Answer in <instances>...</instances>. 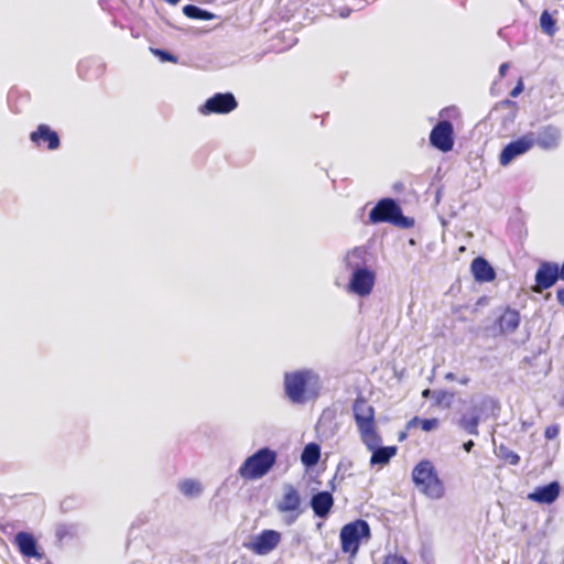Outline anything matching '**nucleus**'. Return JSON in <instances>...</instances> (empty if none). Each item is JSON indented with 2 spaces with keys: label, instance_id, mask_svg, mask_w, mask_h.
Listing matches in <instances>:
<instances>
[{
  "label": "nucleus",
  "instance_id": "nucleus-1",
  "mask_svg": "<svg viewBox=\"0 0 564 564\" xmlns=\"http://www.w3.org/2000/svg\"><path fill=\"white\" fill-rule=\"evenodd\" d=\"M352 415L360 440L372 452L370 465H386L397 454V446H379L381 436L378 432L375 408L362 395L352 403Z\"/></svg>",
  "mask_w": 564,
  "mask_h": 564
},
{
  "label": "nucleus",
  "instance_id": "nucleus-2",
  "mask_svg": "<svg viewBox=\"0 0 564 564\" xmlns=\"http://www.w3.org/2000/svg\"><path fill=\"white\" fill-rule=\"evenodd\" d=\"M283 386L285 395L294 404H303L316 399L322 389L318 375L310 369L285 372Z\"/></svg>",
  "mask_w": 564,
  "mask_h": 564
},
{
  "label": "nucleus",
  "instance_id": "nucleus-3",
  "mask_svg": "<svg viewBox=\"0 0 564 564\" xmlns=\"http://www.w3.org/2000/svg\"><path fill=\"white\" fill-rule=\"evenodd\" d=\"M412 480L419 491L431 499H441L445 494L444 482L429 459H422L414 466Z\"/></svg>",
  "mask_w": 564,
  "mask_h": 564
},
{
  "label": "nucleus",
  "instance_id": "nucleus-4",
  "mask_svg": "<svg viewBox=\"0 0 564 564\" xmlns=\"http://www.w3.org/2000/svg\"><path fill=\"white\" fill-rule=\"evenodd\" d=\"M371 539L370 525L366 520L357 519L340 529L339 540L341 552L355 557L360 545Z\"/></svg>",
  "mask_w": 564,
  "mask_h": 564
},
{
  "label": "nucleus",
  "instance_id": "nucleus-5",
  "mask_svg": "<svg viewBox=\"0 0 564 564\" xmlns=\"http://www.w3.org/2000/svg\"><path fill=\"white\" fill-rule=\"evenodd\" d=\"M370 224L388 223L400 228H409L413 220L405 217L393 198H381L369 213Z\"/></svg>",
  "mask_w": 564,
  "mask_h": 564
},
{
  "label": "nucleus",
  "instance_id": "nucleus-6",
  "mask_svg": "<svg viewBox=\"0 0 564 564\" xmlns=\"http://www.w3.org/2000/svg\"><path fill=\"white\" fill-rule=\"evenodd\" d=\"M278 455L268 447L257 451L239 467V475L247 480L262 478L275 465Z\"/></svg>",
  "mask_w": 564,
  "mask_h": 564
},
{
  "label": "nucleus",
  "instance_id": "nucleus-7",
  "mask_svg": "<svg viewBox=\"0 0 564 564\" xmlns=\"http://www.w3.org/2000/svg\"><path fill=\"white\" fill-rule=\"evenodd\" d=\"M455 133L453 124L448 120H442L437 122L431 133H430V142L431 144L446 153L449 152L454 147Z\"/></svg>",
  "mask_w": 564,
  "mask_h": 564
},
{
  "label": "nucleus",
  "instance_id": "nucleus-8",
  "mask_svg": "<svg viewBox=\"0 0 564 564\" xmlns=\"http://www.w3.org/2000/svg\"><path fill=\"white\" fill-rule=\"evenodd\" d=\"M533 147L536 145L544 151L556 149L561 143V129L554 124H545L536 132H530Z\"/></svg>",
  "mask_w": 564,
  "mask_h": 564
},
{
  "label": "nucleus",
  "instance_id": "nucleus-9",
  "mask_svg": "<svg viewBox=\"0 0 564 564\" xmlns=\"http://www.w3.org/2000/svg\"><path fill=\"white\" fill-rule=\"evenodd\" d=\"M281 542V534L275 530H263L256 535L246 547L257 555H267Z\"/></svg>",
  "mask_w": 564,
  "mask_h": 564
},
{
  "label": "nucleus",
  "instance_id": "nucleus-10",
  "mask_svg": "<svg viewBox=\"0 0 564 564\" xmlns=\"http://www.w3.org/2000/svg\"><path fill=\"white\" fill-rule=\"evenodd\" d=\"M238 107V102L231 93H217L206 100L200 108L203 115L229 113Z\"/></svg>",
  "mask_w": 564,
  "mask_h": 564
},
{
  "label": "nucleus",
  "instance_id": "nucleus-11",
  "mask_svg": "<svg viewBox=\"0 0 564 564\" xmlns=\"http://www.w3.org/2000/svg\"><path fill=\"white\" fill-rule=\"evenodd\" d=\"M535 285L532 288L533 292L541 293L544 290L553 286L560 279L558 264L555 262L543 261L540 263L535 272Z\"/></svg>",
  "mask_w": 564,
  "mask_h": 564
},
{
  "label": "nucleus",
  "instance_id": "nucleus-12",
  "mask_svg": "<svg viewBox=\"0 0 564 564\" xmlns=\"http://www.w3.org/2000/svg\"><path fill=\"white\" fill-rule=\"evenodd\" d=\"M375 273L367 268H355L349 281L350 292L359 295H369L375 285Z\"/></svg>",
  "mask_w": 564,
  "mask_h": 564
},
{
  "label": "nucleus",
  "instance_id": "nucleus-13",
  "mask_svg": "<svg viewBox=\"0 0 564 564\" xmlns=\"http://www.w3.org/2000/svg\"><path fill=\"white\" fill-rule=\"evenodd\" d=\"M301 496L299 490L291 484L283 487V495L276 503V510L281 513H293V519H296L301 513Z\"/></svg>",
  "mask_w": 564,
  "mask_h": 564
},
{
  "label": "nucleus",
  "instance_id": "nucleus-14",
  "mask_svg": "<svg viewBox=\"0 0 564 564\" xmlns=\"http://www.w3.org/2000/svg\"><path fill=\"white\" fill-rule=\"evenodd\" d=\"M30 140L37 148L46 145V149L50 151L57 150L61 145L58 133L45 123L39 124L36 129L31 132Z\"/></svg>",
  "mask_w": 564,
  "mask_h": 564
},
{
  "label": "nucleus",
  "instance_id": "nucleus-15",
  "mask_svg": "<svg viewBox=\"0 0 564 564\" xmlns=\"http://www.w3.org/2000/svg\"><path fill=\"white\" fill-rule=\"evenodd\" d=\"M533 148V142L531 140V134H524L508 143L500 153L499 163L502 166L508 165L514 158L528 152Z\"/></svg>",
  "mask_w": 564,
  "mask_h": 564
},
{
  "label": "nucleus",
  "instance_id": "nucleus-16",
  "mask_svg": "<svg viewBox=\"0 0 564 564\" xmlns=\"http://www.w3.org/2000/svg\"><path fill=\"white\" fill-rule=\"evenodd\" d=\"M13 544L18 547L19 552L28 558L41 560L42 555L37 551V543L35 538L25 531H20L15 534Z\"/></svg>",
  "mask_w": 564,
  "mask_h": 564
},
{
  "label": "nucleus",
  "instance_id": "nucleus-17",
  "mask_svg": "<svg viewBox=\"0 0 564 564\" xmlns=\"http://www.w3.org/2000/svg\"><path fill=\"white\" fill-rule=\"evenodd\" d=\"M521 317L519 312L508 306L497 318L495 326L500 335H508L514 333L518 329Z\"/></svg>",
  "mask_w": 564,
  "mask_h": 564
},
{
  "label": "nucleus",
  "instance_id": "nucleus-18",
  "mask_svg": "<svg viewBox=\"0 0 564 564\" xmlns=\"http://www.w3.org/2000/svg\"><path fill=\"white\" fill-rule=\"evenodd\" d=\"M470 271L477 282H491L496 278V272L490 263L482 257H477L471 261Z\"/></svg>",
  "mask_w": 564,
  "mask_h": 564
},
{
  "label": "nucleus",
  "instance_id": "nucleus-19",
  "mask_svg": "<svg viewBox=\"0 0 564 564\" xmlns=\"http://www.w3.org/2000/svg\"><path fill=\"white\" fill-rule=\"evenodd\" d=\"M560 495V485L553 481L546 486L538 487L533 492L528 495V499L539 503H552Z\"/></svg>",
  "mask_w": 564,
  "mask_h": 564
},
{
  "label": "nucleus",
  "instance_id": "nucleus-20",
  "mask_svg": "<svg viewBox=\"0 0 564 564\" xmlns=\"http://www.w3.org/2000/svg\"><path fill=\"white\" fill-rule=\"evenodd\" d=\"M334 506L333 495L328 491L315 494L311 499V507L318 518H326Z\"/></svg>",
  "mask_w": 564,
  "mask_h": 564
},
{
  "label": "nucleus",
  "instance_id": "nucleus-21",
  "mask_svg": "<svg viewBox=\"0 0 564 564\" xmlns=\"http://www.w3.org/2000/svg\"><path fill=\"white\" fill-rule=\"evenodd\" d=\"M319 458L321 448L316 443L307 444L301 454V460L306 467H312L316 465Z\"/></svg>",
  "mask_w": 564,
  "mask_h": 564
},
{
  "label": "nucleus",
  "instance_id": "nucleus-22",
  "mask_svg": "<svg viewBox=\"0 0 564 564\" xmlns=\"http://www.w3.org/2000/svg\"><path fill=\"white\" fill-rule=\"evenodd\" d=\"M183 13L193 20H214L216 15L207 10L200 9L194 4H187L183 8Z\"/></svg>",
  "mask_w": 564,
  "mask_h": 564
},
{
  "label": "nucleus",
  "instance_id": "nucleus-23",
  "mask_svg": "<svg viewBox=\"0 0 564 564\" xmlns=\"http://www.w3.org/2000/svg\"><path fill=\"white\" fill-rule=\"evenodd\" d=\"M438 425L440 421L436 417L420 419L419 416H414L406 423V429L412 430L420 426L423 431L430 432L432 430L437 429Z\"/></svg>",
  "mask_w": 564,
  "mask_h": 564
},
{
  "label": "nucleus",
  "instance_id": "nucleus-24",
  "mask_svg": "<svg viewBox=\"0 0 564 564\" xmlns=\"http://www.w3.org/2000/svg\"><path fill=\"white\" fill-rule=\"evenodd\" d=\"M180 490L186 497L199 496L203 491V487L199 481L195 479H184L178 485Z\"/></svg>",
  "mask_w": 564,
  "mask_h": 564
},
{
  "label": "nucleus",
  "instance_id": "nucleus-25",
  "mask_svg": "<svg viewBox=\"0 0 564 564\" xmlns=\"http://www.w3.org/2000/svg\"><path fill=\"white\" fill-rule=\"evenodd\" d=\"M540 26L543 33L553 36L556 31V21L547 10H544L540 15Z\"/></svg>",
  "mask_w": 564,
  "mask_h": 564
},
{
  "label": "nucleus",
  "instance_id": "nucleus-26",
  "mask_svg": "<svg viewBox=\"0 0 564 564\" xmlns=\"http://www.w3.org/2000/svg\"><path fill=\"white\" fill-rule=\"evenodd\" d=\"M459 426L470 435H478L479 417L478 415H463L458 422Z\"/></svg>",
  "mask_w": 564,
  "mask_h": 564
},
{
  "label": "nucleus",
  "instance_id": "nucleus-27",
  "mask_svg": "<svg viewBox=\"0 0 564 564\" xmlns=\"http://www.w3.org/2000/svg\"><path fill=\"white\" fill-rule=\"evenodd\" d=\"M433 397L434 404L441 408H449L454 400V393L444 390L433 392Z\"/></svg>",
  "mask_w": 564,
  "mask_h": 564
},
{
  "label": "nucleus",
  "instance_id": "nucleus-28",
  "mask_svg": "<svg viewBox=\"0 0 564 564\" xmlns=\"http://www.w3.org/2000/svg\"><path fill=\"white\" fill-rule=\"evenodd\" d=\"M499 456L506 463L513 465V466L518 465L520 462V456L503 445H500V447H499Z\"/></svg>",
  "mask_w": 564,
  "mask_h": 564
},
{
  "label": "nucleus",
  "instance_id": "nucleus-29",
  "mask_svg": "<svg viewBox=\"0 0 564 564\" xmlns=\"http://www.w3.org/2000/svg\"><path fill=\"white\" fill-rule=\"evenodd\" d=\"M151 52L160 57L161 61L163 62H172V63H176L177 62V57L166 51H163L161 48H151Z\"/></svg>",
  "mask_w": 564,
  "mask_h": 564
},
{
  "label": "nucleus",
  "instance_id": "nucleus-30",
  "mask_svg": "<svg viewBox=\"0 0 564 564\" xmlns=\"http://www.w3.org/2000/svg\"><path fill=\"white\" fill-rule=\"evenodd\" d=\"M558 433H560L558 425L552 424V425L546 426V429L544 431V436L546 440H553V438L557 437Z\"/></svg>",
  "mask_w": 564,
  "mask_h": 564
},
{
  "label": "nucleus",
  "instance_id": "nucleus-31",
  "mask_svg": "<svg viewBox=\"0 0 564 564\" xmlns=\"http://www.w3.org/2000/svg\"><path fill=\"white\" fill-rule=\"evenodd\" d=\"M440 116L441 117H448V118H459V111L457 110L456 107H447V108H444L441 112H440Z\"/></svg>",
  "mask_w": 564,
  "mask_h": 564
},
{
  "label": "nucleus",
  "instance_id": "nucleus-32",
  "mask_svg": "<svg viewBox=\"0 0 564 564\" xmlns=\"http://www.w3.org/2000/svg\"><path fill=\"white\" fill-rule=\"evenodd\" d=\"M556 299H557V302L564 306V288H560L557 291H556Z\"/></svg>",
  "mask_w": 564,
  "mask_h": 564
},
{
  "label": "nucleus",
  "instance_id": "nucleus-33",
  "mask_svg": "<svg viewBox=\"0 0 564 564\" xmlns=\"http://www.w3.org/2000/svg\"><path fill=\"white\" fill-rule=\"evenodd\" d=\"M474 446H475V443H474V441H473V440H469V441H467V442H465V443L463 444V448H464L467 453H469V452L473 449V447H474Z\"/></svg>",
  "mask_w": 564,
  "mask_h": 564
},
{
  "label": "nucleus",
  "instance_id": "nucleus-34",
  "mask_svg": "<svg viewBox=\"0 0 564 564\" xmlns=\"http://www.w3.org/2000/svg\"><path fill=\"white\" fill-rule=\"evenodd\" d=\"M522 90V85L519 84L518 86H516L512 91L510 93V95L512 97H517L519 95V93Z\"/></svg>",
  "mask_w": 564,
  "mask_h": 564
},
{
  "label": "nucleus",
  "instance_id": "nucleus-35",
  "mask_svg": "<svg viewBox=\"0 0 564 564\" xmlns=\"http://www.w3.org/2000/svg\"><path fill=\"white\" fill-rule=\"evenodd\" d=\"M508 69V64H501L500 67H499V73L501 76H505L506 72Z\"/></svg>",
  "mask_w": 564,
  "mask_h": 564
},
{
  "label": "nucleus",
  "instance_id": "nucleus-36",
  "mask_svg": "<svg viewBox=\"0 0 564 564\" xmlns=\"http://www.w3.org/2000/svg\"><path fill=\"white\" fill-rule=\"evenodd\" d=\"M558 274H560V279L562 281H564V262L562 263L561 267H558Z\"/></svg>",
  "mask_w": 564,
  "mask_h": 564
},
{
  "label": "nucleus",
  "instance_id": "nucleus-37",
  "mask_svg": "<svg viewBox=\"0 0 564 564\" xmlns=\"http://www.w3.org/2000/svg\"><path fill=\"white\" fill-rule=\"evenodd\" d=\"M431 394H433V393H432V391L430 389H425L422 392V397L423 398H429Z\"/></svg>",
  "mask_w": 564,
  "mask_h": 564
},
{
  "label": "nucleus",
  "instance_id": "nucleus-38",
  "mask_svg": "<svg viewBox=\"0 0 564 564\" xmlns=\"http://www.w3.org/2000/svg\"><path fill=\"white\" fill-rule=\"evenodd\" d=\"M164 1L172 6H176L181 0H164Z\"/></svg>",
  "mask_w": 564,
  "mask_h": 564
},
{
  "label": "nucleus",
  "instance_id": "nucleus-39",
  "mask_svg": "<svg viewBox=\"0 0 564 564\" xmlns=\"http://www.w3.org/2000/svg\"><path fill=\"white\" fill-rule=\"evenodd\" d=\"M348 257H359V252L357 250L352 251Z\"/></svg>",
  "mask_w": 564,
  "mask_h": 564
}]
</instances>
